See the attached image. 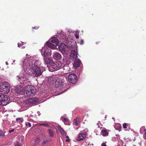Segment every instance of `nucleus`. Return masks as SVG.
Here are the masks:
<instances>
[{"mask_svg": "<svg viewBox=\"0 0 146 146\" xmlns=\"http://www.w3.org/2000/svg\"><path fill=\"white\" fill-rule=\"evenodd\" d=\"M22 62L23 69L19 75L17 76V79L20 84H25L27 80H29L30 76L29 73L31 72L34 77H37L45 71L44 67L40 68L38 66L39 63L38 60H35L33 57L27 58Z\"/></svg>", "mask_w": 146, "mask_h": 146, "instance_id": "1", "label": "nucleus"}, {"mask_svg": "<svg viewBox=\"0 0 146 146\" xmlns=\"http://www.w3.org/2000/svg\"><path fill=\"white\" fill-rule=\"evenodd\" d=\"M58 75H53L48 78V81L52 83L55 81V87L58 88L60 91L64 92L65 89L64 87V83H63L61 80L58 78Z\"/></svg>", "mask_w": 146, "mask_h": 146, "instance_id": "2", "label": "nucleus"}, {"mask_svg": "<svg viewBox=\"0 0 146 146\" xmlns=\"http://www.w3.org/2000/svg\"><path fill=\"white\" fill-rule=\"evenodd\" d=\"M59 49L60 51L62 52L64 55V57L65 58H63V60L64 63H66L68 61V58L67 57V55H68L69 53V51H68L69 49L67 48V46L65 44L63 43H62L59 46Z\"/></svg>", "mask_w": 146, "mask_h": 146, "instance_id": "3", "label": "nucleus"}, {"mask_svg": "<svg viewBox=\"0 0 146 146\" xmlns=\"http://www.w3.org/2000/svg\"><path fill=\"white\" fill-rule=\"evenodd\" d=\"M38 102L37 98L33 97L21 102L20 105L22 107H27L32 104H36Z\"/></svg>", "mask_w": 146, "mask_h": 146, "instance_id": "4", "label": "nucleus"}, {"mask_svg": "<svg viewBox=\"0 0 146 146\" xmlns=\"http://www.w3.org/2000/svg\"><path fill=\"white\" fill-rule=\"evenodd\" d=\"M46 44L49 48L55 49L56 46L59 44L58 40L57 37H53L50 39L48 41H47Z\"/></svg>", "mask_w": 146, "mask_h": 146, "instance_id": "5", "label": "nucleus"}, {"mask_svg": "<svg viewBox=\"0 0 146 146\" xmlns=\"http://www.w3.org/2000/svg\"><path fill=\"white\" fill-rule=\"evenodd\" d=\"M35 88L34 86L28 85L26 86L24 89V94L27 96H33L35 93Z\"/></svg>", "mask_w": 146, "mask_h": 146, "instance_id": "6", "label": "nucleus"}, {"mask_svg": "<svg viewBox=\"0 0 146 146\" xmlns=\"http://www.w3.org/2000/svg\"><path fill=\"white\" fill-rule=\"evenodd\" d=\"M10 98L3 94H0V105L5 106L9 103Z\"/></svg>", "mask_w": 146, "mask_h": 146, "instance_id": "7", "label": "nucleus"}, {"mask_svg": "<svg viewBox=\"0 0 146 146\" xmlns=\"http://www.w3.org/2000/svg\"><path fill=\"white\" fill-rule=\"evenodd\" d=\"M40 51L41 52L42 55L43 57L48 56L51 54V50L48 48L46 46L43 47L40 50Z\"/></svg>", "mask_w": 146, "mask_h": 146, "instance_id": "8", "label": "nucleus"}, {"mask_svg": "<svg viewBox=\"0 0 146 146\" xmlns=\"http://www.w3.org/2000/svg\"><path fill=\"white\" fill-rule=\"evenodd\" d=\"M10 87L8 83L3 84L0 86V93L1 94L8 93L9 91Z\"/></svg>", "mask_w": 146, "mask_h": 146, "instance_id": "9", "label": "nucleus"}, {"mask_svg": "<svg viewBox=\"0 0 146 146\" xmlns=\"http://www.w3.org/2000/svg\"><path fill=\"white\" fill-rule=\"evenodd\" d=\"M64 64L60 62H58L55 63H53L51 68H52L53 69V70H52V71H54L61 69L64 67Z\"/></svg>", "mask_w": 146, "mask_h": 146, "instance_id": "10", "label": "nucleus"}, {"mask_svg": "<svg viewBox=\"0 0 146 146\" xmlns=\"http://www.w3.org/2000/svg\"><path fill=\"white\" fill-rule=\"evenodd\" d=\"M77 80V76L74 74H69L68 76V81L72 84H74Z\"/></svg>", "mask_w": 146, "mask_h": 146, "instance_id": "11", "label": "nucleus"}, {"mask_svg": "<svg viewBox=\"0 0 146 146\" xmlns=\"http://www.w3.org/2000/svg\"><path fill=\"white\" fill-rule=\"evenodd\" d=\"M53 58L56 60H59L62 58V55L59 53L57 52H54L53 54Z\"/></svg>", "mask_w": 146, "mask_h": 146, "instance_id": "12", "label": "nucleus"}, {"mask_svg": "<svg viewBox=\"0 0 146 146\" xmlns=\"http://www.w3.org/2000/svg\"><path fill=\"white\" fill-rule=\"evenodd\" d=\"M44 64L48 67V64L51 63L52 60V59L48 58V56L43 57Z\"/></svg>", "mask_w": 146, "mask_h": 146, "instance_id": "13", "label": "nucleus"}, {"mask_svg": "<svg viewBox=\"0 0 146 146\" xmlns=\"http://www.w3.org/2000/svg\"><path fill=\"white\" fill-rule=\"evenodd\" d=\"M81 62V61L79 59H77L75 60L73 65L76 69H77L80 66Z\"/></svg>", "mask_w": 146, "mask_h": 146, "instance_id": "14", "label": "nucleus"}, {"mask_svg": "<svg viewBox=\"0 0 146 146\" xmlns=\"http://www.w3.org/2000/svg\"><path fill=\"white\" fill-rule=\"evenodd\" d=\"M86 133L85 132L84 133H81L79 134L78 137L77 138V140L78 141H80L83 140L86 136Z\"/></svg>", "mask_w": 146, "mask_h": 146, "instance_id": "15", "label": "nucleus"}, {"mask_svg": "<svg viewBox=\"0 0 146 146\" xmlns=\"http://www.w3.org/2000/svg\"><path fill=\"white\" fill-rule=\"evenodd\" d=\"M71 57L73 60H75L77 57V53L74 50H72L71 51Z\"/></svg>", "mask_w": 146, "mask_h": 146, "instance_id": "16", "label": "nucleus"}, {"mask_svg": "<svg viewBox=\"0 0 146 146\" xmlns=\"http://www.w3.org/2000/svg\"><path fill=\"white\" fill-rule=\"evenodd\" d=\"M60 120H62V121L66 125H69L70 124V123L69 122L68 119L64 117L63 116L61 117Z\"/></svg>", "mask_w": 146, "mask_h": 146, "instance_id": "17", "label": "nucleus"}, {"mask_svg": "<svg viewBox=\"0 0 146 146\" xmlns=\"http://www.w3.org/2000/svg\"><path fill=\"white\" fill-rule=\"evenodd\" d=\"M57 34H58V36L60 39L61 40H65V39L66 36L65 33H64L62 31L60 33H58Z\"/></svg>", "mask_w": 146, "mask_h": 146, "instance_id": "18", "label": "nucleus"}, {"mask_svg": "<svg viewBox=\"0 0 146 146\" xmlns=\"http://www.w3.org/2000/svg\"><path fill=\"white\" fill-rule=\"evenodd\" d=\"M80 123V121L79 118L77 117L76 119H74L73 120V124L75 125L76 126H78Z\"/></svg>", "mask_w": 146, "mask_h": 146, "instance_id": "19", "label": "nucleus"}, {"mask_svg": "<svg viewBox=\"0 0 146 146\" xmlns=\"http://www.w3.org/2000/svg\"><path fill=\"white\" fill-rule=\"evenodd\" d=\"M58 128L60 132L62 135H64L66 134L65 131L62 128L60 125L58 126Z\"/></svg>", "mask_w": 146, "mask_h": 146, "instance_id": "20", "label": "nucleus"}, {"mask_svg": "<svg viewBox=\"0 0 146 146\" xmlns=\"http://www.w3.org/2000/svg\"><path fill=\"white\" fill-rule=\"evenodd\" d=\"M52 141V140L50 139H48L47 140L44 139L43 140L42 144V145H45L49 141Z\"/></svg>", "mask_w": 146, "mask_h": 146, "instance_id": "21", "label": "nucleus"}, {"mask_svg": "<svg viewBox=\"0 0 146 146\" xmlns=\"http://www.w3.org/2000/svg\"><path fill=\"white\" fill-rule=\"evenodd\" d=\"M5 136V131L1 130H0V139L3 138Z\"/></svg>", "mask_w": 146, "mask_h": 146, "instance_id": "22", "label": "nucleus"}, {"mask_svg": "<svg viewBox=\"0 0 146 146\" xmlns=\"http://www.w3.org/2000/svg\"><path fill=\"white\" fill-rule=\"evenodd\" d=\"M16 121L19 123H22L23 121V119L22 117L18 118L16 119Z\"/></svg>", "mask_w": 146, "mask_h": 146, "instance_id": "23", "label": "nucleus"}, {"mask_svg": "<svg viewBox=\"0 0 146 146\" xmlns=\"http://www.w3.org/2000/svg\"><path fill=\"white\" fill-rule=\"evenodd\" d=\"M101 134L104 136H105L108 134L107 131L106 130H102Z\"/></svg>", "mask_w": 146, "mask_h": 146, "instance_id": "24", "label": "nucleus"}, {"mask_svg": "<svg viewBox=\"0 0 146 146\" xmlns=\"http://www.w3.org/2000/svg\"><path fill=\"white\" fill-rule=\"evenodd\" d=\"M49 133V134L50 136L51 137H52L54 136V132L51 129H49L48 130Z\"/></svg>", "mask_w": 146, "mask_h": 146, "instance_id": "25", "label": "nucleus"}, {"mask_svg": "<svg viewBox=\"0 0 146 146\" xmlns=\"http://www.w3.org/2000/svg\"><path fill=\"white\" fill-rule=\"evenodd\" d=\"M146 131V129L145 127L144 126H142L140 129V132L141 134H142L144 131Z\"/></svg>", "mask_w": 146, "mask_h": 146, "instance_id": "26", "label": "nucleus"}, {"mask_svg": "<svg viewBox=\"0 0 146 146\" xmlns=\"http://www.w3.org/2000/svg\"><path fill=\"white\" fill-rule=\"evenodd\" d=\"M40 141V139L39 137H37L36 138L35 141V145L38 144Z\"/></svg>", "mask_w": 146, "mask_h": 146, "instance_id": "27", "label": "nucleus"}, {"mask_svg": "<svg viewBox=\"0 0 146 146\" xmlns=\"http://www.w3.org/2000/svg\"><path fill=\"white\" fill-rule=\"evenodd\" d=\"M22 43H18V46L19 47H20L21 48H25V46H23V42H21Z\"/></svg>", "mask_w": 146, "mask_h": 146, "instance_id": "28", "label": "nucleus"}, {"mask_svg": "<svg viewBox=\"0 0 146 146\" xmlns=\"http://www.w3.org/2000/svg\"><path fill=\"white\" fill-rule=\"evenodd\" d=\"M40 125H43L45 127H48L50 126V124L49 123H44L41 124Z\"/></svg>", "mask_w": 146, "mask_h": 146, "instance_id": "29", "label": "nucleus"}, {"mask_svg": "<svg viewBox=\"0 0 146 146\" xmlns=\"http://www.w3.org/2000/svg\"><path fill=\"white\" fill-rule=\"evenodd\" d=\"M26 125L27 126H29V127H31V124L30 122H28L27 123H26Z\"/></svg>", "mask_w": 146, "mask_h": 146, "instance_id": "30", "label": "nucleus"}, {"mask_svg": "<svg viewBox=\"0 0 146 146\" xmlns=\"http://www.w3.org/2000/svg\"><path fill=\"white\" fill-rule=\"evenodd\" d=\"M127 123H124L123 125V127L125 128V129L127 128Z\"/></svg>", "mask_w": 146, "mask_h": 146, "instance_id": "31", "label": "nucleus"}, {"mask_svg": "<svg viewBox=\"0 0 146 146\" xmlns=\"http://www.w3.org/2000/svg\"><path fill=\"white\" fill-rule=\"evenodd\" d=\"M0 146H6V144L5 143H2L0 144Z\"/></svg>", "mask_w": 146, "mask_h": 146, "instance_id": "32", "label": "nucleus"}, {"mask_svg": "<svg viewBox=\"0 0 146 146\" xmlns=\"http://www.w3.org/2000/svg\"><path fill=\"white\" fill-rule=\"evenodd\" d=\"M14 130V129H12L11 130H9V133H11L12 132H13Z\"/></svg>", "mask_w": 146, "mask_h": 146, "instance_id": "33", "label": "nucleus"}, {"mask_svg": "<svg viewBox=\"0 0 146 146\" xmlns=\"http://www.w3.org/2000/svg\"><path fill=\"white\" fill-rule=\"evenodd\" d=\"M143 137L144 139L146 140V132L145 133V134L143 135Z\"/></svg>", "mask_w": 146, "mask_h": 146, "instance_id": "34", "label": "nucleus"}, {"mask_svg": "<svg viewBox=\"0 0 146 146\" xmlns=\"http://www.w3.org/2000/svg\"><path fill=\"white\" fill-rule=\"evenodd\" d=\"M101 146H107L105 143H103L102 144Z\"/></svg>", "mask_w": 146, "mask_h": 146, "instance_id": "35", "label": "nucleus"}, {"mask_svg": "<svg viewBox=\"0 0 146 146\" xmlns=\"http://www.w3.org/2000/svg\"><path fill=\"white\" fill-rule=\"evenodd\" d=\"M75 36L76 37V38L77 39H78L79 38V35H75Z\"/></svg>", "mask_w": 146, "mask_h": 146, "instance_id": "36", "label": "nucleus"}, {"mask_svg": "<svg viewBox=\"0 0 146 146\" xmlns=\"http://www.w3.org/2000/svg\"><path fill=\"white\" fill-rule=\"evenodd\" d=\"M83 43H84V40H81V42H80V44L81 45H82V44H83Z\"/></svg>", "mask_w": 146, "mask_h": 146, "instance_id": "37", "label": "nucleus"}, {"mask_svg": "<svg viewBox=\"0 0 146 146\" xmlns=\"http://www.w3.org/2000/svg\"><path fill=\"white\" fill-rule=\"evenodd\" d=\"M37 114L39 116L40 115V112L39 111H38L37 112Z\"/></svg>", "mask_w": 146, "mask_h": 146, "instance_id": "38", "label": "nucleus"}, {"mask_svg": "<svg viewBox=\"0 0 146 146\" xmlns=\"http://www.w3.org/2000/svg\"><path fill=\"white\" fill-rule=\"evenodd\" d=\"M33 28H34L35 29H37L38 28V27H33Z\"/></svg>", "mask_w": 146, "mask_h": 146, "instance_id": "39", "label": "nucleus"}, {"mask_svg": "<svg viewBox=\"0 0 146 146\" xmlns=\"http://www.w3.org/2000/svg\"><path fill=\"white\" fill-rule=\"evenodd\" d=\"M66 142H69V139H67L66 140Z\"/></svg>", "mask_w": 146, "mask_h": 146, "instance_id": "40", "label": "nucleus"}, {"mask_svg": "<svg viewBox=\"0 0 146 146\" xmlns=\"http://www.w3.org/2000/svg\"><path fill=\"white\" fill-rule=\"evenodd\" d=\"M16 146H21L19 144H18L17 145H16Z\"/></svg>", "mask_w": 146, "mask_h": 146, "instance_id": "41", "label": "nucleus"}, {"mask_svg": "<svg viewBox=\"0 0 146 146\" xmlns=\"http://www.w3.org/2000/svg\"><path fill=\"white\" fill-rule=\"evenodd\" d=\"M5 64H6L7 65H8V64L7 62H5Z\"/></svg>", "mask_w": 146, "mask_h": 146, "instance_id": "42", "label": "nucleus"}, {"mask_svg": "<svg viewBox=\"0 0 146 146\" xmlns=\"http://www.w3.org/2000/svg\"><path fill=\"white\" fill-rule=\"evenodd\" d=\"M66 138H67V139H68L69 138V137L68 136H66Z\"/></svg>", "mask_w": 146, "mask_h": 146, "instance_id": "43", "label": "nucleus"}, {"mask_svg": "<svg viewBox=\"0 0 146 146\" xmlns=\"http://www.w3.org/2000/svg\"><path fill=\"white\" fill-rule=\"evenodd\" d=\"M96 44H98V42H96Z\"/></svg>", "mask_w": 146, "mask_h": 146, "instance_id": "44", "label": "nucleus"}, {"mask_svg": "<svg viewBox=\"0 0 146 146\" xmlns=\"http://www.w3.org/2000/svg\"><path fill=\"white\" fill-rule=\"evenodd\" d=\"M15 61V60H14V61H13V62H14Z\"/></svg>", "mask_w": 146, "mask_h": 146, "instance_id": "45", "label": "nucleus"}, {"mask_svg": "<svg viewBox=\"0 0 146 146\" xmlns=\"http://www.w3.org/2000/svg\"><path fill=\"white\" fill-rule=\"evenodd\" d=\"M50 68H49V71H51L50 70Z\"/></svg>", "mask_w": 146, "mask_h": 146, "instance_id": "46", "label": "nucleus"}, {"mask_svg": "<svg viewBox=\"0 0 146 146\" xmlns=\"http://www.w3.org/2000/svg\"><path fill=\"white\" fill-rule=\"evenodd\" d=\"M27 55H28V54H26V56H27Z\"/></svg>", "mask_w": 146, "mask_h": 146, "instance_id": "47", "label": "nucleus"}, {"mask_svg": "<svg viewBox=\"0 0 146 146\" xmlns=\"http://www.w3.org/2000/svg\"><path fill=\"white\" fill-rule=\"evenodd\" d=\"M78 129V128H76L75 129Z\"/></svg>", "mask_w": 146, "mask_h": 146, "instance_id": "48", "label": "nucleus"}, {"mask_svg": "<svg viewBox=\"0 0 146 146\" xmlns=\"http://www.w3.org/2000/svg\"><path fill=\"white\" fill-rule=\"evenodd\" d=\"M133 146H136L135 145H133Z\"/></svg>", "mask_w": 146, "mask_h": 146, "instance_id": "49", "label": "nucleus"}, {"mask_svg": "<svg viewBox=\"0 0 146 146\" xmlns=\"http://www.w3.org/2000/svg\"><path fill=\"white\" fill-rule=\"evenodd\" d=\"M98 127H99V126L98 125Z\"/></svg>", "mask_w": 146, "mask_h": 146, "instance_id": "50", "label": "nucleus"}]
</instances>
